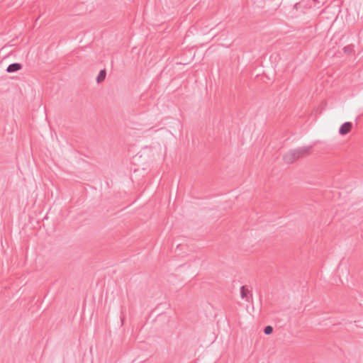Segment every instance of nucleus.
Listing matches in <instances>:
<instances>
[{
  "label": "nucleus",
  "instance_id": "obj_6",
  "mask_svg": "<svg viewBox=\"0 0 363 363\" xmlns=\"http://www.w3.org/2000/svg\"><path fill=\"white\" fill-rule=\"evenodd\" d=\"M343 51L346 54H350L353 52V47L352 45H347L343 48Z\"/></svg>",
  "mask_w": 363,
  "mask_h": 363
},
{
  "label": "nucleus",
  "instance_id": "obj_8",
  "mask_svg": "<svg viewBox=\"0 0 363 363\" xmlns=\"http://www.w3.org/2000/svg\"><path fill=\"white\" fill-rule=\"evenodd\" d=\"M182 245L179 244L177 245V250H178L179 248L182 247Z\"/></svg>",
  "mask_w": 363,
  "mask_h": 363
},
{
  "label": "nucleus",
  "instance_id": "obj_5",
  "mask_svg": "<svg viewBox=\"0 0 363 363\" xmlns=\"http://www.w3.org/2000/svg\"><path fill=\"white\" fill-rule=\"evenodd\" d=\"M106 69H101L98 76H97V78H96V81L98 83H100L101 82H102L103 80H104V79L106 78Z\"/></svg>",
  "mask_w": 363,
  "mask_h": 363
},
{
  "label": "nucleus",
  "instance_id": "obj_4",
  "mask_svg": "<svg viewBox=\"0 0 363 363\" xmlns=\"http://www.w3.org/2000/svg\"><path fill=\"white\" fill-rule=\"evenodd\" d=\"M240 297L244 299L245 298L246 301H249V297L247 296V293L249 292L248 289L245 288V286H242L240 287Z\"/></svg>",
  "mask_w": 363,
  "mask_h": 363
},
{
  "label": "nucleus",
  "instance_id": "obj_1",
  "mask_svg": "<svg viewBox=\"0 0 363 363\" xmlns=\"http://www.w3.org/2000/svg\"><path fill=\"white\" fill-rule=\"evenodd\" d=\"M312 146H302L298 147L297 148L291 150L289 151L283 157V160L285 163L291 164L294 162L296 160L301 158L307 155L310 150H311Z\"/></svg>",
  "mask_w": 363,
  "mask_h": 363
},
{
  "label": "nucleus",
  "instance_id": "obj_7",
  "mask_svg": "<svg viewBox=\"0 0 363 363\" xmlns=\"http://www.w3.org/2000/svg\"><path fill=\"white\" fill-rule=\"evenodd\" d=\"M273 332V328L271 325H267L264 328V333L265 335H270Z\"/></svg>",
  "mask_w": 363,
  "mask_h": 363
},
{
  "label": "nucleus",
  "instance_id": "obj_2",
  "mask_svg": "<svg viewBox=\"0 0 363 363\" xmlns=\"http://www.w3.org/2000/svg\"><path fill=\"white\" fill-rule=\"evenodd\" d=\"M352 126V124L351 122H345L339 128V134L340 135H345L347 134L350 131Z\"/></svg>",
  "mask_w": 363,
  "mask_h": 363
},
{
  "label": "nucleus",
  "instance_id": "obj_3",
  "mask_svg": "<svg viewBox=\"0 0 363 363\" xmlns=\"http://www.w3.org/2000/svg\"><path fill=\"white\" fill-rule=\"evenodd\" d=\"M23 67L22 65L19 62H14V63H11L10 64L6 71L8 72V73H13V72H18V70L21 69Z\"/></svg>",
  "mask_w": 363,
  "mask_h": 363
}]
</instances>
